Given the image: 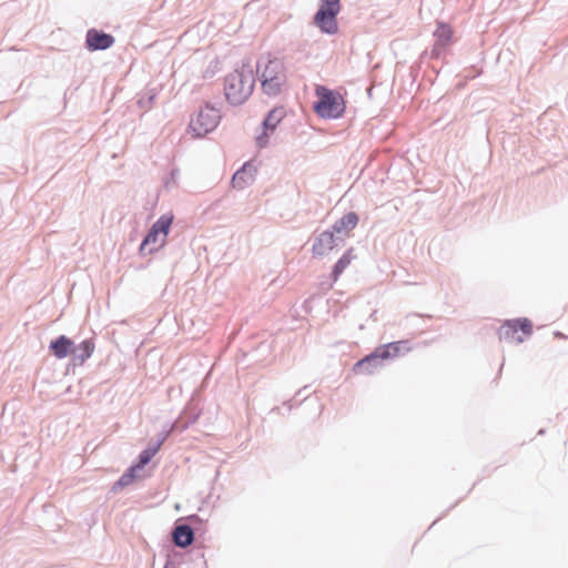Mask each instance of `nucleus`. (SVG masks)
<instances>
[{"mask_svg":"<svg viewBox=\"0 0 568 568\" xmlns=\"http://www.w3.org/2000/svg\"><path fill=\"white\" fill-rule=\"evenodd\" d=\"M555 336H557V337H565V336H564V334H562V333H560V332H556V333H555Z\"/></svg>","mask_w":568,"mask_h":568,"instance_id":"obj_23","label":"nucleus"},{"mask_svg":"<svg viewBox=\"0 0 568 568\" xmlns=\"http://www.w3.org/2000/svg\"><path fill=\"white\" fill-rule=\"evenodd\" d=\"M256 175V168L252 162H246L241 169H239L232 178V186L236 190H244L250 186Z\"/></svg>","mask_w":568,"mask_h":568,"instance_id":"obj_9","label":"nucleus"},{"mask_svg":"<svg viewBox=\"0 0 568 568\" xmlns=\"http://www.w3.org/2000/svg\"><path fill=\"white\" fill-rule=\"evenodd\" d=\"M140 471L134 465L130 467L114 484V489L131 485L136 478H140Z\"/></svg>","mask_w":568,"mask_h":568,"instance_id":"obj_19","label":"nucleus"},{"mask_svg":"<svg viewBox=\"0 0 568 568\" xmlns=\"http://www.w3.org/2000/svg\"><path fill=\"white\" fill-rule=\"evenodd\" d=\"M518 331H521L525 335H530L532 333V326L529 320H509L504 323V325L499 328V338L520 344L524 342V338L518 335Z\"/></svg>","mask_w":568,"mask_h":568,"instance_id":"obj_8","label":"nucleus"},{"mask_svg":"<svg viewBox=\"0 0 568 568\" xmlns=\"http://www.w3.org/2000/svg\"><path fill=\"white\" fill-rule=\"evenodd\" d=\"M85 42L91 51L105 50L114 43V38L109 33L91 29L87 32Z\"/></svg>","mask_w":568,"mask_h":568,"instance_id":"obj_12","label":"nucleus"},{"mask_svg":"<svg viewBox=\"0 0 568 568\" xmlns=\"http://www.w3.org/2000/svg\"><path fill=\"white\" fill-rule=\"evenodd\" d=\"M173 220V214L166 213L152 224L139 247L142 256L153 254L165 245Z\"/></svg>","mask_w":568,"mask_h":568,"instance_id":"obj_3","label":"nucleus"},{"mask_svg":"<svg viewBox=\"0 0 568 568\" xmlns=\"http://www.w3.org/2000/svg\"><path fill=\"white\" fill-rule=\"evenodd\" d=\"M164 568H174L170 562H166V565L164 566Z\"/></svg>","mask_w":568,"mask_h":568,"instance_id":"obj_24","label":"nucleus"},{"mask_svg":"<svg viewBox=\"0 0 568 568\" xmlns=\"http://www.w3.org/2000/svg\"><path fill=\"white\" fill-rule=\"evenodd\" d=\"M352 254L351 251H347L334 265L333 268V277L334 281L338 278V276L344 272V270L351 264Z\"/></svg>","mask_w":568,"mask_h":568,"instance_id":"obj_20","label":"nucleus"},{"mask_svg":"<svg viewBox=\"0 0 568 568\" xmlns=\"http://www.w3.org/2000/svg\"><path fill=\"white\" fill-rule=\"evenodd\" d=\"M285 116L284 108H275L268 112L267 116L263 121L264 133L256 138L257 144L260 148H264L267 144V131L273 132L277 124Z\"/></svg>","mask_w":568,"mask_h":568,"instance_id":"obj_10","label":"nucleus"},{"mask_svg":"<svg viewBox=\"0 0 568 568\" xmlns=\"http://www.w3.org/2000/svg\"><path fill=\"white\" fill-rule=\"evenodd\" d=\"M264 93L276 95L285 82L284 63L277 58H262L256 64Z\"/></svg>","mask_w":568,"mask_h":568,"instance_id":"obj_2","label":"nucleus"},{"mask_svg":"<svg viewBox=\"0 0 568 568\" xmlns=\"http://www.w3.org/2000/svg\"><path fill=\"white\" fill-rule=\"evenodd\" d=\"M255 85V71L250 62L229 73L224 80V95L232 105L243 104L252 94Z\"/></svg>","mask_w":568,"mask_h":568,"instance_id":"obj_1","label":"nucleus"},{"mask_svg":"<svg viewBox=\"0 0 568 568\" xmlns=\"http://www.w3.org/2000/svg\"><path fill=\"white\" fill-rule=\"evenodd\" d=\"M221 119V109L207 102L191 118L189 126L195 136L202 138L213 132Z\"/></svg>","mask_w":568,"mask_h":568,"instance_id":"obj_6","label":"nucleus"},{"mask_svg":"<svg viewBox=\"0 0 568 568\" xmlns=\"http://www.w3.org/2000/svg\"><path fill=\"white\" fill-rule=\"evenodd\" d=\"M338 12L339 0H322L314 17V22L323 32L334 34L338 29L336 22V16Z\"/></svg>","mask_w":568,"mask_h":568,"instance_id":"obj_7","label":"nucleus"},{"mask_svg":"<svg viewBox=\"0 0 568 568\" xmlns=\"http://www.w3.org/2000/svg\"><path fill=\"white\" fill-rule=\"evenodd\" d=\"M175 425H172V427L165 432H163L159 439L156 442H161V445L165 442V439L168 438L169 434L174 429Z\"/></svg>","mask_w":568,"mask_h":568,"instance_id":"obj_21","label":"nucleus"},{"mask_svg":"<svg viewBox=\"0 0 568 568\" xmlns=\"http://www.w3.org/2000/svg\"><path fill=\"white\" fill-rule=\"evenodd\" d=\"M179 176V171L178 170H172L171 173H170V180L166 182V186L170 185V183H175L176 182V179Z\"/></svg>","mask_w":568,"mask_h":568,"instance_id":"obj_22","label":"nucleus"},{"mask_svg":"<svg viewBox=\"0 0 568 568\" xmlns=\"http://www.w3.org/2000/svg\"><path fill=\"white\" fill-rule=\"evenodd\" d=\"M94 352V343L91 339H85L79 345L72 346L71 359L74 365H82Z\"/></svg>","mask_w":568,"mask_h":568,"instance_id":"obj_14","label":"nucleus"},{"mask_svg":"<svg viewBox=\"0 0 568 568\" xmlns=\"http://www.w3.org/2000/svg\"><path fill=\"white\" fill-rule=\"evenodd\" d=\"M317 101L314 104L316 113L324 119H337L345 111L343 97L325 87L316 88Z\"/></svg>","mask_w":568,"mask_h":568,"instance_id":"obj_5","label":"nucleus"},{"mask_svg":"<svg viewBox=\"0 0 568 568\" xmlns=\"http://www.w3.org/2000/svg\"><path fill=\"white\" fill-rule=\"evenodd\" d=\"M161 447V442H155L151 444L149 447L143 449L139 455V462L134 466L138 467L139 470H142L144 466L155 456Z\"/></svg>","mask_w":568,"mask_h":568,"instance_id":"obj_18","label":"nucleus"},{"mask_svg":"<svg viewBox=\"0 0 568 568\" xmlns=\"http://www.w3.org/2000/svg\"><path fill=\"white\" fill-rule=\"evenodd\" d=\"M402 351H408L407 342H393L386 345H383L376 348L375 352L367 355L363 359L358 361L354 369L357 373L371 374L373 373L379 365L383 359H388L397 356Z\"/></svg>","mask_w":568,"mask_h":568,"instance_id":"obj_4","label":"nucleus"},{"mask_svg":"<svg viewBox=\"0 0 568 568\" xmlns=\"http://www.w3.org/2000/svg\"><path fill=\"white\" fill-rule=\"evenodd\" d=\"M452 29L449 26L444 23H438L436 30L434 31V36L436 38V42L433 49V54L438 57L444 48L449 43L452 38Z\"/></svg>","mask_w":568,"mask_h":568,"instance_id":"obj_15","label":"nucleus"},{"mask_svg":"<svg viewBox=\"0 0 568 568\" xmlns=\"http://www.w3.org/2000/svg\"><path fill=\"white\" fill-rule=\"evenodd\" d=\"M73 342L64 335L59 336L58 338L51 341L49 348L53 353V355L62 359L68 355H71Z\"/></svg>","mask_w":568,"mask_h":568,"instance_id":"obj_16","label":"nucleus"},{"mask_svg":"<svg viewBox=\"0 0 568 568\" xmlns=\"http://www.w3.org/2000/svg\"><path fill=\"white\" fill-rule=\"evenodd\" d=\"M194 539V532L187 525L176 526L173 530V541L179 547H187Z\"/></svg>","mask_w":568,"mask_h":568,"instance_id":"obj_17","label":"nucleus"},{"mask_svg":"<svg viewBox=\"0 0 568 568\" xmlns=\"http://www.w3.org/2000/svg\"><path fill=\"white\" fill-rule=\"evenodd\" d=\"M338 239L332 231L322 232L314 241L313 253L323 256L338 245Z\"/></svg>","mask_w":568,"mask_h":568,"instance_id":"obj_11","label":"nucleus"},{"mask_svg":"<svg viewBox=\"0 0 568 568\" xmlns=\"http://www.w3.org/2000/svg\"><path fill=\"white\" fill-rule=\"evenodd\" d=\"M357 215L354 212H349L333 224L332 232L339 241H343L344 236H346L348 232L357 225Z\"/></svg>","mask_w":568,"mask_h":568,"instance_id":"obj_13","label":"nucleus"}]
</instances>
